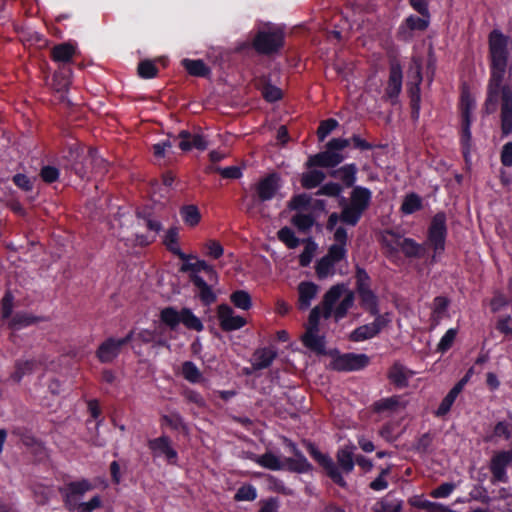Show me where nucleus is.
<instances>
[{
    "instance_id": "nucleus-1",
    "label": "nucleus",
    "mask_w": 512,
    "mask_h": 512,
    "mask_svg": "<svg viewBox=\"0 0 512 512\" xmlns=\"http://www.w3.org/2000/svg\"><path fill=\"white\" fill-rule=\"evenodd\" d=\"M490 78L488 82L485 110L488 114L497 108L498 96L501 94V131L503 136L512 133V88L503 85L506 75L512 73L509 56L512 51V40L500 30L494 29L489 34Z\"/></svg>"
},
{
    "instance_id": "nucleus-2",
    "label": "nucleus",
    "mask_w": 512,
    "mask_h": 512,
    "mask_svg": "<svg viewBox=\"0 0 512 512\" xmlns=\"http://www.w3.org/2000/svg\"><path fill=\"white\" fill-rule=\"evenodd\" d=\"M119 224L118 237L132 245L150 244L162 229V224L158 220L141 215H122Z\"/></svg>"
},
{
    "instance_id": "nucleus-3",
    "label": "nucleus",
    "mask_w": 512,
    "mask_h": 512,
    "mask_svg": "<svg viewBox=\"0 0 512 512\" xmlns=\"http://www.w3.org/2000/svg\"><path fill=\"white\" fill-rule=\"evenodd\" d=\"M371 198L372 192L368 188L362 186L354 187L350 195V202L344 205L341 214H330L327 229L333 231L339 221L350 226H355L364 211L368 208Z\"/></svg>"
},
{
    "instance_id": "nucleus-4",
    "label": "nucleus",
    "mask_w": 512,
    "mask_h": 512,
    "mask_svg": "<svg viewBox=\"0 0 512 512\" xmlns=\"http://www.w3.org/2000/svg\"><path fill=\"white\" fill-rule=\"evenodd\" d=\"M354 293L345 284L332 286L324 295L320 307V317L343 319L354 305Z\"/></svg>"
},
{
    "instance_id": "nucleus-5",
    "label": "nucleus",
    "mask_w": 512,
    "mask_h": 512,
    "mask_svg": "<svg viewBox=\"0 0 512 512\" xmlns=\"http://www.w3.org/2000/svg\"><path fill=\"white\" fill-rule=\"evenodd\" d=\"M67 157L71 169L82 179H89L93 174H103L107 170L106 161L95 149H89L87 155H84L83 148L71 147Z\"/></svg>"
},
{
    "instance_id": "nucleus-6",
    "label": "nucleus",
    "mask_w": 512,
    "mask_h": 512,
    "mask_svg": "<svg viewBox=\"0 0 512 512\" xmlns=\"http://www.w3.org/2000/svg\"><path fill=\"white\" fill-rule=\"evenodd\" d=\"M320 307L315 306L309 315L306 332L302 336L304 346L319 354L325 353V338L319 335Z\"/></svg>"
},
{
    "instance_id": "nucleus-7",
    "label": "nucleus",
    "mask_w": 512,
    "mask_h": 512,
    "mask_svg": "<svg viewBox=\"0 0 512 512\" xmlns=\"http://www.w3.org/2000/svg\"><path fill=\"white\" fill-rule=\"evenodd\" d=\"M284 34L279 28H268L260 31L254 39V48L262 54H270L283 44Z\"/></svg>"
},
{
    "instance_id": "nucleus-8",
    "label": "nucleus",
    "mask_w": 512,
    "mask_h": 512,
    "mask_svg": "<svg viewBox=\"0 0 512 512\" xmlns=\"http://www.w3.org/2000/svg\"><path fill=\"white\" fill-rule=\"evenodd\" d=\"M93 488L91 482L86 479L68 483L60 490L66 508L69 511H73L82 501L84 495Z\"/></svg>"
},
{
    "instance_id": "nucleus-9",
    "label": "nucleus",
    "mask_w": 512,
    "mask_h": 512,
    "mask_svg": "<svg viewBox=\"0 0 512 512\" xmlns=\"http://www.w3.org/2000/svg\"><path fill=\"white\" fill-rule=\"evenodd\" d=\"M368 363L369 357L366 354L346 353L335 356L330 365L337 371H357Z\"/></svg>"
},
{
    "instance_id": "nucleus-10",
    "label": "nucleus",
    "mask_w": 512,
    "mask_h": 512,
    "mask_svg": "<svg viewBox=\"0 0 512 512\" xmlns=\"http://www.w3.org/2000/svg\"><path fill=\"white\" fill-rule=\"evenodd\" d=\"M446 225L445 217L441 214L433 218L429 229L428 245L433 248L435 259L438 254H441L445 248Z\"/></svg>"
},
{
    "instance_id": "nucleus-11",
    "label": "nucleus",
    "mask_w": 512,
    "mask_h": 512,
    "mask_svg": "<svg viewBox=\"0 0 512 512\" xmlns=\"http://www.w3.org/2000/svg\"><path fill=\"white\" fill-rule=\"evenodd\" d=\"M134 337V333H128L124 338H109L104 341L97 350V356L103 363L112 362L120 353L121 348L130 342Z\"/></svg>"
},
{
    "instance_id": "nucleus-12",
    "label": "nucleus",
    "mask_w": 512,
    "mask_h": 512,
    "mask_svg": "<svg viewBox=\"0 0 512 512\" xmlns=\"http://www.w3.org/2000/svg\"><path fill=\"white\" fill-rule=\"evenodd\" d=\"M217 317L220 327L224 331L238 330L246 324V320L242 316L237 315L227 304H221L218 306Z\"/></svg>"
},
{
    "instance_id": "nucleus-13",
    "label": "nucleus",
    "mask_w": 512,
    "mask_h": 512,
    "mask_svg": "<svg viewBox=\"0 0 512 512\" xmlns=\"http://www.w3.org/2000/svg\"><path fill=\"white\" fill-rule=\"evenodd\" d=\"M387 320L382 315H376L372 323L359 326L350 335V339L355 342H361L371 339L378 335L387 325Z\"/></svg>"
},
{
    "instance_id": "nucleus-14",
    "label": "nucleus",
    "mask_w": 512,
    "mask_h": 512,
    "mask_svg": "<svg viewBox=\"0 0 512 512\" xmlns=\"http://www.w3.org/2000/svg\"><path fill=\"white\" fill-rule=\"evenodd\" d=\"M148 447L155 457H165L170 463L177 460V452L171 445V440L167 436H161L149 440Z\"/></svg>"
},
{
    "instance_id": "nucleus-15",
    "label": "nucleus",
    "mask_w": 512,
    "mask_h": 512,
    "mask_svg": "<svg viewBox=\"0 0 512 512\" xmlns=\"http://www.w3.org/2000/svg\"><path fill=\"white\" fill-rule=\"evenodd\" d=\"M512 462V449L501 451L491 459L490 470L493 478L498 482H506L508 480L506 467Z\"/></svg>"
},
{
    "instance_id": "nucleus-16",
    "label": "nucleus",
    "mask_w": 512,
    "mask_h": 512,
    "mask_svg": "<svg viewBox=\"0 0 512 512\" xmlns=\"http://www.w3.org/2000/svg\"><path fill=\"white\" fill-rule=\"evenodd\" d=\"M277 174H270L261 179L255 186L257 197L260 201H269L276 195L280 184Z\"/></svg>"
},
{
    "instance_id": "nucleus-17",
    "label": "nucleus",
    "mask_w": 512,
    "mask_h": 512,
    "mask_svg": "<svg viewBox=\"0 0 512 512\" xmlns=\"http://www.w3.org/2000/svg\"><path fill=\"white\" fill-rule=\"evenodd\" d=\"M333 230L335 244L331 245L328 254L325 256L332 260L333 262L338 263L339 261L345 258L347 253V232L342 226H335Z\"/></svg>"
},
{
    "instance_id": "nucleus-18",
    "label": "nucleus",
    "mask_w": 512,
    "mask_h": 512,
    "mask_svg": "<svg viewBox=\"0 0 512 512\" xmlns=\"http://www.w3.org/2000/svg\"><path fill=\"white\" fill-rule=\"evenodd\" d=\"M298 308L300 310H307L312 301L317 297L319 287L311 281H302L298 285Z\"/></svg>"
},
{
    "instance_id": "nucleus-19",
    "label": "nucleus",
    "mask_w": 512,
    "mask_h": 512,
    "mask_svg": "<svg viewBox=\"0 0 512 512\" xmlns=\"http://www.w3.org/2000/svg\"><path fill=\"white\" fill-rule=\"evenodd\" d=\"M407 402L403 397L395 395L383 398L374 403V410L377 413H387L392 415L402 412L406 408Z\"/></svg>"
},
{
    "instance_id": "nucleus-20",
    "label": "nucleus",
    "mask_w": 512,
    "mask_h": 512,
    "mask_svg": "<svg viewBox=\"0 0 512 512\" xmlns=\"http://www.w3.org/2000/svg\"><path fill=\"white\" fill-rule=\"evenodd\" d=\"M344 160V157L333 150L318 153L314 156H311L307 162L309 167L312 166H320V167H335L340 164Z\"/></svg>"
},
{
    "instance_id": "nucleus-21",
    "label": "nucleus",
    "mask_w": 512,
    "mask_h": 512,
    "mask_svg": "<svg viewBox=\"0 0 512 512\" xmlns=\"http://www.w3.org/2000/svg\"><path fill=\"white\" fill-rule=\"evenodd\" d=\"M288 446L290 447L291 451L294 453V458H287L284 462V468H288L291 471L298 472V473H305L308 472L311 469V465L306 459V457L299 451L297 446L289 442Z\"/></svg>"
},
{
    "instance_id": "nucleus-22",
    "label": "nucleus",
    "mask_w": 512,
    "mask_h": 512,
    "mask_svg": "<svg viewBox=\"0 0 512 512\" xmlns=\"http://www.w3.org/2000/svg\"><path fill=\"white\" fill-rule=\"evenodd\" d=\"M430 22V14L421 15L418 16H409L405 20V24L400 27V34L402 35L403 39L407 40L411 38V34L407 33V29L410 31L418 30V31H424Z\"/></svg>"
},
{
    "instance_id": "nucleus-23",
    "label": "nucleus",
    "mask_w": 512,
    "mask_h": 512,
    "mask_svg": "<svg viewBox=\"0 0 512 512\" xmlns=\"http://www.w3.org/2000/svg\"><path fill=\"white\" fill-rule=\"evenodd\" d=\"M181 141L179 142V147L183 151H189L192 148H196L198 150H205L208 147V142L206 138L201 134H193L191 135L187 131H182L179 134Z\"/></svg>"
},
{
    "instance_id": "nucleus-24",
    "label": "nucleus",
    "mask_w": 512,
    "mask_h": 512,
    "mask_svg": "<svg viewBox=\"0 0 512 512\" xmlns=\"http://www.w3.org/2000/svg\"><path fill=\"white\" fill-rule=\"evenodd\" d=\"M249 459L259 466L272 471L284 469V462L281 460V458L270 451L262 455L251 454Z\"/></svg>"
},
{
    "instance_id": "nucleus-25",
    "label": "nucleus",
    "mask_w": 512,
    "mask_h": 512,
    "mask_svg": "<svg viewBox=\"0 0 512 512\" xmlns=\"http://www.w3.org/2000/svg\"><path fill=\"white\" fill-rule=\"evenodd\" d=\"M449 300L443 296L434 298L431 304V327L435 328L448 316Z\"/></svg>"
},
{
    "instance_id": "nucleus-26",
    "label": "nucleus",
    "mask_w": 512,
    "mask_h": 512,
    "mask_svg": "<svg viewBox=\"0 0 512 512\" xmlns=\"http://www.w3.org/2000/svg\"><path fill=\"white\" fill-rule=\"evenodd\" d=\"M356 447L353 444L345 445L341 449H339L337 453V462L341 469L350 473L354 469L355 460H354V451Z\"/></svg>"
},
{
    "instance_id": "nucleus-27",
    "label": "nucleus",
    "mask_w": 512,
    "mask_h": 512,
    "mask_svg": "<svg viewBox=\"0 0 512 512\" xmlns=\"http://www.w3.org/2000/svg\"><path fill=\"white\" fill-rule=\"evenodd\" d=\"M178 240V229L175 227L168 229L164 237V244L166 245L167 249L173 254L179 256L182 260H187L189 257L181 251Z\"/></svg>"
},
{
    "instance_id": "nucleus-28",
    "label": "nucleus",
    "mask_w": 512,
    "mask_h": 512,
    "mask_svg": "<svg viewBox=\"0 0 512 512\" xmlns=\"http://www.w3.org/2000/svg\"><path fill=\"white\" fill-rule=\"evenodd\" d=\"M402 88V71L400 66L391 67L389 82L387 86V94L390 98H396Z\"/></svg>"
},
{
    "instance_id": "nucleus-29",
    "label": "nucleus",
    "mask_w": 512,
    "mask_h": 512,
    "mask_svg": "<svg viewBox=\"0 0 512 512\" xmlns=\"http://www.w3.org/2000/svg\"><path fill=\"white\" fill-rule=\"evenodd\" d=\"M326 470L329 477L339 486L345 487L346 482L338 467L328 455H323L318 462Z\"/></svg>"
},
{
    "instance_id": "nucleus-30",
    "label": "nucleus",
    "mask_w": 512,
    "mask_h": 512,
    "mask_svg": "<svg viewBox=\"0 0 512 512\" xmlns=\"http://www.w3.org/2000/svg\"><path fill=\"white\" fill-rule=\"evenodd\" d=\"M326 470L329 477L339 486L345 487L346 482L338 467L328 455H323L318 462Z\"/></svg>"
},
{
    "instance_id": "nucleus-31",
    "label": "nucleus",
    "mask_w": 512,
    "mask_h": 512,
    "mask_svg": "<svg viewBox=\"0 0 512 512\" xmlns=\"http://www.w3.org/2000/svg\"><path fill=\"white\" fill-rule=\"evenodd\" d=\"M192 281L199 289V297L204 304L210 305L216 300L215 293L202 277L193 275Z\"/></svg>"
},
{
    "instance_id": "nucleus-32",
    "label": "nucleus",
    "mask_w": 512,
    "mask_h": 512,
    "mask_svg": "<svg viewBox=\"0 0 512 512\" xmlns=\"http://www.w3.org/2000/svg\"><path fill=\"white\" fill-rule=\"evenodd\" d=\"M276 353L271 348L258 349L253 355V366L256 369H264L271 365Z\"/></svg>"
},
{
    "instance_id": "nucleus-33",
    "label": "nucleus",
    "mask_w": 512,
    "mask_h": 512,
    "mask_svg": "<svg viewBox=\"0 0 512 512\" xmlns=\"http://www.w3.org/2000/svg\"><path fill=\"white\" fill-rule=\"evenodd\" d=\"M357 167L355 164H347L332 172V176L340 179L346 186H353L356 181Z\"/></svg>"
},
{
    "instance_id": "nucleus-34",
    "label": "nucleus",
    "mask_w": 512,
    "mask_h": 512,
    "mask_svg": "<svg viewBox=\"0 0 512 512\" xmlns=\"http://www.w3.org/2000/svg\"><path fill=\"white\" fill-rule=\"evenodd\" d=\"M398 244L401 250L407 257H420L424 253V248L410 238H398Z\"/></svg>"
},
{
    "instance_id": "nucleus-35",
    "label": "nucleus",
    "mask_w": 512,
    "mask_h": 512,
    "mask_svg": "<svg viewBox=\"0 0 512 512\" xmlns=\"http://www.w3.org/2000/svg\"><path fill=\"white\" fill-rule=\"evenodd\" d=\"M183 222L189 227H195L201 220L199 209L195 205H186L180 209Z\"/></svg>"
},
{
    "instance_id": "nucleus-36",
    "label": "nucleus",
    "mask_w": 512,
    "mask_h": 512,
    "mask_svg": "<svg viewBox=\"0 0 512 512\" xmlns=\"http://www.w3.org/2000/svg\"><path fill=\"white\" fill-rule=\"evenodd\" d=\"M75 54V47L69 43L57 45L52 50V57L57 62H69Z\"/></svg>"
},
{
    "instance_id": "nucleus-37",
    "label": "nucleus",
    "mask_w": 512,
    "mask_h": 512,
    "mask_svg": "<svg viewBox=\"0 0 512 512\" xmlns=\"http://www.w3.org/2000/svg\"><path fill=\"white\" fill-rule=\"evenodd\" d=\"M389 379L398 387H405L408 383V376L403 365L395 363L389 373Z\"/></svg>"
},
{
    "instance_id": "nucleus-38",
    "label": "nucleus",
    "mask_w": 512,
    "mask_h": 512,
    "mask_svg": "<svg viewBox=\"0 0 512 512\" xmlns=\"http://www.w3.org/2000/svg\"><path fill=\"white\" fill-rule=\"evenodd\" d=\"M182 310L177 311L175 308H164L160 313V319L171 329H175L181 323Z\"/></svg>"
},
{
    "instance_id": "nucleus-39",
    "label": "nucleus",
    "mask_w": 512,
    "mask_h": 512,
    "mask_svg": "<svg viewBox=\"0 0 512 512\" xmlns=\"http://www.w3.org/2000/svg\"><path fill=\"white\" fill-rule=\"evenodd\" d=\"M181 323L188 329L202 331L204 326L202 321L187 308L182 309Z\"/></svg>"
},
{
    "instance_id": "nucleus-40",
    "label": "nucleus",
    "mask_w": 512,
    "mask_h": 512,
    "mask_svg": "<svg viewBox=\"0 0 512 512\" xmlns=\"http://www.w3.org/2000/svg\"><path fill=\"white\" fill-rule=\"evenodd\" d=\"M325 179V174L320 170H311L302 175L301 183L306 189L317 187Z\"/></svg>"
},
{
    "instance_id": "nucleus-41",
    "label": "nucleus",
    "mask_w": 512,
    "mask_h": 512,
    "mask_svg": "<svg viewBox=\"0 0 512 512\" xmlns=\"http://www.w3.org/2000/svg\"><path fill=\"white\" fill-rule=\"evenodd\" d=\"M359 296L361 298L362 306L368 310L372 315H379L377 308V297L375 294L369 289H365L359 291Z\"/></svg>"
},
{
    "instance_id": "nucleus-42",
    "label": "nucleus",
    "mask_w": 512,
    "mask_h": 512,
    "mask_svg": "<svg viewBox=\"0 0 512 512\" xmlns=\"http://www.w3.org/2000/svg\"><path fill=\"white\" fill-rule=\"evenodd\" d=\"M233 305L242 310H249L252 306L250 294L245 290H237L230 296Z\"/></svg>"
},
{
    "instance_id": "nucleus-43",
    "label": "nucleus",
    "mask_w": 512,
    "mask_h": 512,
    "mask_svg": "<svg viewBox=\"0 0 512 512\" xmlns=\"http://www.w3.org/2000/svg\"><path fill=\"white\" fill-rule=\"evenodd\" d=\"M182 64L189 74L193 76H206L209 73V68L202 60L184 59Z\"/></svg>"
},
{
    "instance_id": "nucleus-44",
    "label": "nucleus",
    "mask_w": 512,
    "mask_h": 512,
    "mask_svg": "<svg viewBox=\"0 0 512 512\" xmlns=\"http://www.w3.org/2000/svg\"><path fill=\"white\" fill-rule=\"evenodd\" d=\"M182 375L187 381L191 383H198L202 379V373L191 361H186L182 364Z\"/></svg>"
},
{
    "instance_id": "nucleus-45",
    "label": "nucleus",
    "mask_w": 512,
    "mask_h": 512,
    "mask_svg": "<svg viewBox=\"0 0 512 512\" xmlns=\"http://www.w3.org/2000/svg\"><path fill=\"white\" fill-rule=\"evenodd\" d=\"M182 272H190L191 277L193 275H198L201 271H205L208 273L213 272V268L207 264L204 260H197L195 262H186L181 267Z\"/></svg>"
},
{
    "instance_id": "nucleus-46",
    "label": "nucleus",
    "mask_w": 512,
    "mask_h": 512,
    "mask_svg": "<svg viewBox=\"0 0 512 512\" xmlns=\"http://www.w3.org/2000/svg\"><path fill=\"white\" fill-rule=\"evenodd\" d=\"M459 394H460V392L453 387L448 392V394L445 396V398L442 400L439 407L437 408V410L435 412L436 416L441 417V416L446 415L450 411L453 403L455 402V400Z\"/></svg>"
},
{
    "instance_id": "nucleus-47",
    "label": "nucleus",
    "mask_w": 512,
    "mask_h": 512,
    "mask_svg": "<svg viewBox=\"0 0 512 512\" xmlns=\"http://www.w3.org/2000/svg\"><path fill=\"white\" fill-rule=\"evenodd\" d=\"M336 263L327 258L326 256L322 257L316 266V273L320 279L327 278L331 276L335 272Z\"/></svg>"
},
{
    "instance_id": "nucleus-48",
    "label": "nucleus",
    "mask_w": 512,
    "mask_h": 512,
    "mask_svg": "<svg viewBox=\"0 0 512 512\" xmlns=\"http://www.w3.org/2000/svg\"><path fill=\"white\" fill-rule=\"evenodd\" d=\"M277 235L279 240L290 249L296 248L300 243L299 239L295 236L293 230L289 227L281 228L278 231Z\"/></svg>"
},
{
    "instance_id": "nucleus-49",
    "label": "nucleus",
    "mask_w": 512,
    "mask_h": 512,
    "mask_svg": "<svg viewBox=\"0 0 512 512\" xmlns=\"http://www.w3.org/2000/svg\"><path fill=\"white\" fill-rule=\"evenodd\" d=\"M494 436L503 438L505 440L512 439V417L509 416V419L500 421L496 424L494 428Z\"/></svg>"
},
{
    "instance_id": "nucleus-50",
    "label": "nucleus",
    "mask_w": 512,
    "mask_h": 512,
    "mask_svg": "<svg viewBox=\"0 0 512 512\" xmlns=\"http://www.w3.org/2000/svg\"><path fill=\"white\" fill-rule=\"evenodd\" d=\"M421 208V199L416 194H409L405 197L401 210L404 214H412Z\"/></svg>"
},
{
    "instance_id": "nucleus-51",
    "label": "nucleus",
    "mask_w": 512,
    "mask_h": 512,
    "mask_svg": "<svg viewBox=\"0 0 512 512\" xmlns=\"http://www.w3.org/2000/svg\"><path fill=\"white\" fill-rule=\"evenodd\" d=\"M36 365V362L32 360L17 363L16 370L12 375L13 379L16 382H19L23 378V376L33 372L36 369Z\"/></svg>"
},
{
    "instance_id": "nucleus-52",
    "label": "nucleus",
    "mask_w": 512,
    "mask_h": 512,
    "mask_svg": "<svg viewBox=\"0 0 512 512\" xmlns=\"http://www.w3.org/2000/svg\"><path fill=\"white\" fill-rule=\"evenodd\" d=\"M475 108V100L468 92H463L461 97V110L463 120L471 119L472 112Z\"/></svg>"
},
{
    "instance_id": "nucleus-53",
    "label": "nucleus",
    "mask_w": 512,
    "mask_h": 512,
    "mask_svg": "<svg viewBox=\"0 0 512 512\" xmlns=\"http://www.w3.org/2000/svg\"><path fill=\"white\" fill-rule=\"evenodd\" d=\"M292 223L301 231L309 230L314 224V218L311 214L298 213L293 216Z\"/></svg>"
},
{
    "instance_id": "nucleus-54",
    "label": "nucleus",
    "mask_w": 512,
    "mask_h": 512,
    "mask_svg": "<svg viewBox=\"0 0 512 512\" xmlns=\"http://www.w3.org/2000/svg\"><path fill=\"white\" fill-rule=\"evenodd\" d=\"M457 336V330L455 328H450L446 331V333L440 339L437 350L440 352H446L453 345L455 338Z\"/></svg>"
},
{
    "instance_id": "nucleus-55",
    "label": "nucleus",
    "mask_w": 512,
    "mask_h": 512,
    "mask_svg": "<svg viewBox=\"0 0 512 512\" xmlns=\"http://www.w3.org/2000/svg\"><path fill=\"white\" fill-rule=\"evenodd\" d=\"M102 507V499L99 495L92 497L89 501H81L73 510L76 512H93L94 510Z\"/></svg>"
},
{
    "instance_id": "nucleus-56",
    "label": "nucleus",
    "mask_w": 512,
    "mask_h": 512,
    "mask_svg": "<svg viewBox=\"0 0 512 512\" xmlns=\"http://www.w3.org/2000/svg\"><path fill=\"white\" fill-rule=\"evenodd\" d=\"M256 497V488L252 485H244L237 490L234 498L237 501H253Z\"/></svg>"
},
{
    "instance_id": "nucleus-57",
    "label": "nucleus",
    "mask_w": 512,
    "mask_h": 512,
    "mask_svg": "<svg viewBox=\"0 0 512 512\" xmlns=\"http://www.w3.org/2000/svg\"><path fill=\"white\" fill-rule=\"evenodd\" d=\"M471 119L463 120V129H462V146H463V153L465 158H467L469 152H470V146H471Z\"/></svg>"
},
{
    "instance_id": "nucleus-58",
    "label": "nucleus",
    "mask_w": 512,
    "mask_h": 512,
    "mask_svg": "<svg viewBox=\"0 0 512 512\" xmlns=\"http://www.w3.org/2000/svg\"><path fill=\"white\" fill-rule=\"evenodd\" d=\"M338 126V122L335 119H327L320 123L317 135L320 141H323L336 127Z\"/></svg>"
},
{
    "instance_id": "nucleus-59",
    "label": "nucleus",
    "mask_w": 512,
    "mask_h": 512,
    "mask_svg": "<svg viewBox=\"0 0 512 512\" xmlns=\"http://www.w3.org/2000/svg\"><path fill=\"white\" fill-rule=\"evenodd\" d=\"M421 82H422L421 64L418 61L414 60L408 70L407 85L421 84Z\"/></svg>"
},
{
    "instance_id": "nucleus-60",
    "label": "nucleus",
    "mask_w": 512,
    "mask_h": 512,
    "mask_svg": "<svg viewBox=\"0 0 512 512\" xmlns=\"http://www.w3.org/2000/svg\"><path fill=\"white\" fill-rule=\"evenodd\" d=\"M138 73L142 78H153L157 74V68L151 61H142L138 66Z\"/></svg>"
},
{
    "instance_id": "nucleus-61",
    "label": "nucleus",
    "mask_w": 512,
    "mask_h": 512,
    "mask_svg": "<svg viewBox=\"0 0 512 512\" xmlns=\"http://www.w3.org/2000/svg\"><path fill=\"white\" fill-rule=\"evenodd\" d=\"M164 421L166 424H168L170 427L176 430H183L184 432H188L187 425L185 424L183 418L177 414L173 413L168 416H164Z\"/></svg>"
},
{
    "instance_id": "nucleus-62",
    "label": "nucleus",
    "mask_w": 512,
    "mask_h": 512,
    "mask_svg": "<svg viewBox=\"0 0 512 512\" xmlns=\"http://www.w3.org/2000/svg\"><path fill=\"white\" fill-rule=\"evenodd\" d=\"M398 238H402L400 235H397L393 232H386L383 234L382 240L383 244L392 252H396L399 250L400 245L398 244Z\"/></svg>"
},
{
    "instance_id": "nucleus-63",
    "label": "nucleus",
    "mask_w": 512,
    "mask_h": 512,
    "mask_svg": "<svg viewBox=\"0 0 512 512\" xmlns=\"http://www.w3.org/2000/svg\"><path fill=\"white\" fill-rule=\"evenodd\" d=\"M453 483H443L431 492L433 498H447L455 489Z\"/></svg>"
},
{
    "instance_id": "nucleus-64",
    "label": "nucleus",
    "mask_w": 512,
    "mask_h": 512,
    "mask_svg": "<svg viewBox=\"0 0 512 512\" xmlns=\"http://www.w3.org/2000/svg\"><path fill=\"white\" fill-rule=\"evenodd\" d=\"M380 512H402L403 503L401 500H383L380 503Z\"/></svg>"
}]
</instances>
